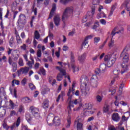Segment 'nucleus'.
Returning a JSON list of instances; mask_svg holds the SVG:
<instances>
[{"instance_id":"f257e3e1","label":"nucleus","mask_w":130,"mask_h":130,"mask_svg":"<svg viewBox=\"0 0 130 130\" xmlns=\"http://www.w3.org/2000/svg\"><path fill=\"white\" fill-rule=\"evenodd\" d=\"M87 82H88V78L86 76L81 77L80 78L81 84V85H84L85 86L84 88H81V93L85 96L90 94V87H87Z\"/></svg>"},{"instance_id":"f03ea898","label":"nucleus","mask_w":130,"mask_h":130,"mask_svg":"<svg viewBox=\"0 0 130 130\" xmlns=\"http://www.w3.org/2000/svg\"><path fill=\"white\" fill-rule=\"evenodd\" d=\"M74 13V9L71 7H68L65 9L62 16V21L64 24L66 23V19L69 18L71 15H73Z\"/></svg>"},{"instance_id":"7ed1b4c3","label":"nucleus","mask_w":130,"mask_h":130,"mask_svg":"<svg viewBox=\"0 0 130 130\" xmlns=\"http://www.w3.org/2000/svg\"><path fill=\"white\" fill-rule=\"evenodd\" d=\"M29 111L36 119H39L40 118V112L39 108L31 106L29 108Z\"/></svg>"},{"instance_id":"20e7f679","label":"nucleus","mask_w":130,"mask_h":130,"mask_svg":"<svg viewBox=\"0 0 130 130\" xmlns=\"http://www.w3.org/2000/svg\"><path fill=\"white\" fill-rule=\"evenodd\" d=\"M127 51H128V50L126 47L120 55V57L122 58L123 62H128V60H129V55Z\"/></svg>"},{"instance_id":"39448f33","label":"nucleus","mask_w":130,"mask_h":130,"mask_svg":"<svg viewBox=\"0 0 130 130\" xmlns=\"http://www.w3.org/2000/svg\"><path fill=\"white\" fill-rule=\"evenodd\" d=\"M26 15H25V14H20L17 20V24L18 26H21V25L22 27L25 26V24L27 23L26 21Z\"/></svg>"},{"instance_id":"423d86ee","label":"nucleus","mask_w":130,"mask_h":130,"mask_svg":"<svg viewBox=\"0 0 130 130\" xmlns=\"http://www.w3.org/2000/svg\"><path fill=\"white\" fill-rule=\"evenodd\" d=\"M73 98V95H71L68 96V99L67 101L68 103V106L67 107V109L68 110V114H71L72 112V108H74L75 106L74 105V101H72V99Z\"/></svg>"},{"instance_id":"0eeeda50","label":"nucleus","mask_w":130,"mask_h":130,"mask_svg":"<svg viewBox=\"0 0 130 130\" xmlns=\"http://www.w3.org/2000/svg\"><path fill=\"white\" fill-rule=\"evenodd\" d=\"M56 11V4L53 3L52 5V7L50 12V14L48 17V19H51L52 17H53V15H54V12Z\"/></svg>"},{"instance_id":"6e6552de","label":"nucleus","mask_w":130,"mask_h":130,"mask_svg":"<svg viewBox=\"0 0 130 130\" xmlns=\"http://www.w3.org/2000/svg\"><path fill=\"white\" fill-rule=\"evenodd\" d=\"M112 119L113 120V121L118 122V121L120 120V117L119 116V114L118 113H114L112 115Z\"/></svg>"},{"instance_id":"1a4fd4ad","label":"nucleus","mask_w":130,"mask_h":130,"mask_svg":"<svg viewBox=\"0 0 130 130\" xmlns=\"http://www.w3.org/2000/svg\"><path fill=\"white\" fill-rule=\"evenodd\" d=\"M20 123H21V117H18L16 120V123H14L10 127L11 130H13L14 128H15V126H16V127H18L19 125H20Z\"/></svg>"},{"instance_id":"9d476101","label":"nucleus","mask_w":130,"mask_h":130,"mask_svg":"<svg viewBox=\"0 0 130 130\" xmlns=\"http://www.w3.org/2000/svg\"><path fill=\"white\" fill-rule=\"evenodd\" d=\"M53 21L55 26H57V27H58L60 23V17H59V15L55 16L53 18Z\"/></svg>"},{"instance_id":"9b49d317","label":"nucleus","mask_w":130,"mask_h":130,"mask_svg":"<svg viewBox=\"0 0 130 130\" xmlns=\"http://www.w3.org/2000/svg\"><path fill=\"white\" fill-rule=\"evenodd\" d=\"M15 35L16 38V41L18 44H22L23 42L22 41V39H21V37H20V35H19V32L17 31V29L15 30Z\"/></svg>"},{"instance_id":"f8f14e48","label":"nucleus","mask_w":130,"mask_h":130,"mask_svg":"<svg viewBox=\"0 0 130 130\" xmlns=\"http://www.w3.org/2000/svg\"><path fill=\"white\" fill-rule=\"evenodd\" d=\"M121 66L122 68L121 74L122 75L124 74V73H125L127 71H128V66L124 63H122Z\"/></svg>"},{"instance_id":"ddd939ff","label":"nucleus","mask_w":130,"mask_h":130,"mask_svg":"<svg viewBox=\"0 0 130 130\" xmlns=\"http://www.w3.org/2000/svg\"><path fill=\"white\" fill-rule=\"evenodd\" d=\"M53 124H54L55 126H57L60 124V119L58 116H55L53 120Z\"/></svg>"},{"instance_id":"4468645a","label":"nucleus","mask_w":130,"mask_h":130,"mask_svg":"<svg viewBox=\"0 0 130 130\" xmlns=\"http://www.w3.org/2000/svg\"><path fill=\"white\" fill-rule=\"evenodd\" d=\"M86 108V109H87L86 111L87 112H88L89 114H93L94 111H92V105L91 104H85Z\"/></svg>"},{"instance_id":"2eb2a0df","label":"nucleus","mask_w":130,"mask_h":130,"mask_svg":"<svg viewBox=\"0 0 130 130\" xmlns=\"http://www.w3.org/2000/svg\"><path fill=\"white\" fill-rule=\"evenodd\" d=\"M116 60V58H112L111 60L107 61V66L108 68H111L112 66L115 63V61Z\"/></svg>"},{"instance_id":"dca6fc26","label":"nucleus","mask_w":130,"mask_h":130,"mask_svg":"<svg viewBox=\"0 0 130 130\" xmlns=\"http://www.w3.org/2000/svg\"><path fill=\"white\" fill-rule=\"evenodd\" d=\"M117 29V27H115L112 31L111 34V36H112V37H113V36H114V35H115L116 34H119V33H123V28H122L121 30H120L118 31L115 32V31H116Z\"/></svg>"},{"instance_id":"f3484780","label":"nucleus","mask_w":130,"mask_h":130,"mask_svg":"<svg viewBox=\"0 0 130 130\" xmlns=\"http://www.w3.org/2000/svg\"><path fill=\"white\" fill-rule=\"evenodd\" d=\"M120 72V71L118 70V69H114L113 71V74L116 76L114 77V79L115 80H118V78H119V77L118 76V74H119V73Z\"/></svg>"},{"instance_id":"a211bd4d","label":"nucleus","mask_w":130,"mask_h":130,"mask_svg":"<svg viewBox=\"0 0 130 130\" xmlns=\"http://www.w3.org/2000/svg\"><path fill=\"white\" fill-rule=\"evenodd\" d=\"M77 130H84L83 123L80 122V119L77 120Z\"/></svg>"},{"instance_id":"6ab92c4d","label":"nucleus","mask_w":130,"mask_h":130,"mask_svg":"<svg viewBox=\"0 0 130 130\" xmlns=\"http://www.w3.org/2000/svg\"><path fill=\"white\" fill-rule=\"evenodd\" d=\"M56 70H58L60 73L62 74L63 76H66L67 75V72L66 71V70L62 69L61 67H59V66H56Z\"/></svg>"},{"instance_id":"aec40b11","label":"nucleus","mask_w":130,"mask_h":130,"mask_svg":"<svg viewBox=\"0 0 130 130\" xmlns=\"http://www.w3.org/2000/svg\"><path fill=\"white\" fill-rule=\"evenodd\" d=\"M20 72L24 75H27L29 72V67H24L20 69Z\"/></svg>"},{"instance_id":"412c9836","label":"nucleus","mask_w":130,"mask_h":130,"mask_svg":"<svg viewBox=\"0 0 130 130\" xmlns=\"http://www.w3.org/2000/svg\"><path fill=\"white\" fill-rule=\"evenodd\" d=\"M32 115L30 114H27L25 115V119L27 120L28 123H31V121H32Z\"/></svg>"},{"instance_id":"4be33fe9","label":"nucleus","mask_w":130,"mask_h":130,"mask_svg":"<svg viewBox=\"0 0 130 130\" xmlns=\"http://www.w3.org/2000/svg\"><path fill=\"white\" fill-rule=\"evenodd\" d=\"M39 75H42L43 76H45L46 75V71L44 68H40L38 72Z\"/></svg>"},{"instance_id":"5701e85b","label":"nucleus","mask_w":130,"mask_h":130,"mask_svg":"<svg viewBox=\"0 0 130 130\" xmlns=\"http://www.w3.org/2000/svg\"><path fill=\"white\" fill-rule=\"evenodd\" d=\"M48 106H49V102H48V100H45L43 104H42V107L44 109H47V108H48Z\"/></svg>"},{"instance_id":"b1692460","label":"nucleus","mask_w":130,"mask_h":130,"mask_svg":"<svg viewBox=\"0 0 130 130\" xmlns=\"http://www.w3.org/2000/svg\"><path fill=\"white\" fill-rule=\"evenodd\" d=\"M22 102H23V103H30V102H32V100L28 96H25L22 98Z\"/></svg>"},{"instance_id":"393cba45","label":"nucleus","mask_w":130,"mask_h":130,"mask_svg":"<svg viewBox=\"0 0 130 130\" xmlns=\"http://www.w3.org/2000/svg\"><path fill=\"white\" fill-rule=\"evenodd\" d=\"M6 110L3 107H0V117H3L6 115Z\"/></svg>"},{"instance_id":"a878e982","label":"nucleus","mask_w":130,"mask_h":130,"mask_svg":"<svg viewBox=\"0 0 130 130\" xmlns=\"http://www.w3.org/2000/svg\"><path fill=\"white\" fill-rule=\"evenodd\" d=\"M99 69L101 71L102 73H104L106 70V64L105 63H102L100 66Z\"/></svg>"},{"instance_id":"bb28decb","label":"nucleus","mask_w":130,"mask_h":130,"mask_svg":"<svg viewBox=\"0 0 130 130\" xmlns=\"http://www.w3.org/2000/svg\"><path fill=\"white\" fill-rule=\"evenodd\" d=\"M67 122H68V124L66 126V127H67V128H69L70 126H71V124L72 123V117H71V116L70 115L68 116Z\"/></svg>"},{"instance_id":"cd10ccee","label":"nucleus","mask_w":130,"mask_h":130,"mask_svg":"<svg viewBox=\"0 0 130 130\" xmlns=\"http://www.w3.org/2000/svg\"><path fill=\"white\" fill-rule=\"evenodd\" d=\"M0 94L1 95H3L4 96V98L5 99H7V97H6V95H7V93L6 92V90H5V87H2L0 89Z\"/></svg>"},{"instance_id":"c85d7f7f","label":"nucleus","mask_w":130,"mask_h":130,"mask_svg":"<svg viewBox=\"0 0 130 130\" xmlns=\"http://www.w3.org/2000/svg\"><path fill=\"white\" fill-rule=\"evenodd\" d=\"M111 57H112V55L111 54L106 55L104 57V61L107 62L109 60L112 59V58Z\"/></svg>"},{"instance_id":"c756f323","label":"nucleus","mask_w":130,"mask_h":130,"mask_svg":"<svg viewBox=\"0 0 130 130\" xmlns=\"http://www.w3.org/2000/svg\"><path fill=\"white\" fill-rule=\"evenodd\" d=\"M115 9H116V6L115 5H113L111 8V10L110 11V14L109 15V17H111L112 15H113V12L115 10Z\"/></svg>"},{"instance_id":"7c9ffc66","label":"nucleus","mask_w":130,"mask_h":130,"mask_svg":"<svg viewBox=\"0 0 130 130\" xmlns=\"http://www.w3.org/2000/svg\"><path fill=\"white\" fill-rule=\"evenodd\" d=\"M86 59V54L84 53L81 56H79L78 58V60L80 62H83L84 60Z\"/></svg>"},{"instance_id":"2f4dec72","label":"nucleus","mask_w":130,"mask_h":130,"mask_svg":"<svg viewBox=\"0 0 130 130\" xmlns=\"http://www.w3.org/2000/svg\"><path fill=\"white\" fill-rule=\"evenodd\" d=\"M50 91V89L49 88L46 87L42 89L41 93L43 94V95H45V94H47V93H48V92Z\"/></svg>"},{"instance_id":"473e14b6","label":"nucleus","mask_w":130,"mask_h":130,"mask_svg":"<svg viewBox=\"0 0 130 130\" xmlns=\"http://www.w3.org/2000/svg\"><path fill=\"white\" fill-rule=\"evenodd\" d=\"M100 13L98 14L97 18L100 19V18H106V14L103 12H100Z\"/></svg>"},{"instance_id":"72a5a7b5","label":"nucleus","mask_w":130,"mask_h":130,"mask_svg":"<svg viewBox=\"0 0 130 130\" xmlns=\"http://www.w3.org/2000/svg\"><path fill=\"white\" fill-rule=\"evenodd\" d=\"M71 68L74 73H75V72H79V67L76 66L75 64H71Z\"/></svg>"},{"instance_id":"f704fd0d","label":"nucleus","mask_w":130,"mask_h":130,"mask_svg":"<svg viewBox=\"0 0 130 130\" xmlns=\"http://www.w3.org/2000/svg\"><path fill=\"white\" fill-rule=\"evenodd\" d=\"M12 66V72H13V73H15V72L17 71L18 68V66L17 65V63H13Z\"/></svg>"},{"instance_id":"c9c22d12","label":"nucleus","mask_w":130,"mask_h":130,"mask_svg":"<svg viewBox=\"0 0 130 130\" xmlns=\"http://www.w3.org/2000/svg\"><path fill=\"white\" fill-rule=\"evenodd\" d=\"M63 76H65V75H63L62 73H59L57 76V81H61L62 80V78Z\"/></svg>"},{"instance_id":"e433bc0d","label":"nucleus","mask_w":130,"mask_h":130,"mask_svg":"<svg viewBox=\"0 0 130 130\" xmlns=\"http://www.w3.org/2000/svg\"><path fill=\"white\" fill-rule=\"evenodd\" d=\"M2 127L5 130H9L10 127V126L8 125V124H7L6 122H4L3 124H2Z\"/></svg>"},{"instance_id":"4c0bfd02","label":"nucleus","mask_w":130,"mask_h":130,"mask_svg":"<svg viewBox=\"0 0 130 130\" xmlns=\"http://www.w3.org/2000/svg\"><path fill=\"white\" fill-rule=\"evenodd\" d=\"M91 86L93 88H97L98 87V81H91Z\"/></svg>"},{"instance_id":"58836bf2","label":"nucleus","mask_w":130,"mask_h":130,"mask_svg":"<svg viewBox=\"0 0 130 130\" xmlns=\"http://www.w3.org/2000/svg\"><path fill=\"white\" fill-rule=\"evenodd\" d=\"M15 84L16 85H20V81L18 80L14 79L12 81V87H15Z\"/></svg>"},{"instance_id":"ea45409f","label":"nucleus","mask_w":130,"mask_h":130,"mask_svg":"<svg viewBox=\"0 0 130 130\" xmlns=\"http://www.w3.org/2000/svg\"><path fill=\"white\" fill-rule=\"evenodd\" d=\"M9 106L11 107V109H14L15 108V107L16 106V104H15V103H14L13 101L10 100Z\"/></svg>"},{"instance_id":"a19ab883","label":"nucleus","mask_w":130,"mask_h":130,"mask_svg":"<svg viewBox=\"0 0 130 130\" xmlns=\"http://www.w3.org/2000/svg\"><path fill=\"white\" fill-rule=\"evenodd\" d=\"M3 59L4 61L7 62V57L6 56H4L2 58H0V68L3 66Z\"/></svg>"},{"instance_id":"79ce46f5","label":"nucleus","mask_w":130,"mask_h":130,"mask_svg":"<svg viewBox=\"0 0 130 130\" xmlns=\"http://www.w3.org/2000/svg\"><path fill=\"white\" fill-rule=\"evenodd\" d=\"M28 86L31 91L36 89V86H35L33 83H29Z\"/></svg>"},{"instance_id":"37998d69","label":"nucleus","mask_w":130,"mask_h":130,"mask_svg":"<svg viewBox=\"0 0 130 130\" xmlns=\"http://www.w3.org/2000/svg\"><path fill=\"white\" fill-rule=\"evenodd\" d=\"M35 38L37 40L40 38V34H39V32H38L37 30L35 31Z\"/></svg>"},{"instance_id":"c03bdc74","label":"nucleus","mask_w":130,"mask_h":130,"mask_svg":"<svg viewBox=\"0 0 130 130\" xmlns=\"http://www.w3.org/2000/svg\"><path fill=\"white\" fill-rule=\"evenodd\" d=\"M103 111L104 113H107L109 111V106L106 105L104 107Z\"/></svg>"},{"instance_id":"a18cd8bd","label":"nucleus","mask_w":130,"mask_h":130,"mask_svg":"<svg viewBox=\"0 0 130 130\" xmlns=\"http://www.w3.org/2000/svg\"><path fill=\"white\" fill-rule=\"evenodd\" d=\"M90 81L91 82H94V81H98V77H97V75H92L90 79Z\"/></svg>"},{"instance_id":"49530a36","label":"nucleus","mask_w":130,"mask_h":130,"mask_svg":"<svg viewBox=\"0 0 130 130\" xmlns=\"http://www.w3.org/2000/svg\"><path fill=\"white\" fill-rule=\"evenodd\" d=\"M27 61V62L26 63V64H27L28 68H30V69H32V67H33V64H34V63H33V62L30 61V60H28L26 61Z\"/></svg>"},{"instance_id":"de8ad7c7","label":"nucleus","mask_w":130,"mask_h":130,"mask_svg":"<svg viewBox=\"0 0 130 130\" xmlns=\"http://www.w3.org/2000/svg\"><path fill=\"white\" fill-rule=\"evenodd\" d=\"M13 44H14V37L12 36L9 41L10 46H11V47H13V46H14Z\"/></svg>"},{"instance_id":"09e8293b","label":"nucleus","mask_w":130,"mask_h":130,"mask_svg":"<svg viewBox=\"0 0 130 130\" xmlns=\"http://www.w3.org/2000/svg\"><path fill=\"white\" fill-rule=\"evenodd\" d=\"M18 64L19 66H20V67H23L24 61L23 60V59H22V58H19V60L18 61Z\"/></svg>"},{"instance_id":"8fccbe9b","label":"nucleus","mask_w":130,"mask_h":130,"mask_svg":"<svg viewBox=\"0 0 130 130\" xmlns=\"http://www.w3.org/2000/svg\"><path fill=\"white\" fill-rule=\"evenodd\" d=\"M20 48L21 50L26 51V50H27V45H26L25 44H23L22 46H20Z\"/></svg>"},{"instance_id":"3c124183","label":"nucleus","mask_w":130,"mask_h":130,"mask_svg":"<svg viewBox=\"0 0 130 130\" xmlns=\"http://www.w3.org/2000/svg\"><path fill=\"white\" fill-rule=\"evenodd\" d=\"M96 101L100 103V102L102 101V99H103V98L100 95H98L96 97Z\"/></svg>"},{"instance_id":"603ef678","label":"nucleus","mask_w":130,"mask_h":130,"mask_svg":"<svg viewBox=\"0 0 130 130\" xmlns=\"http://www.w3.org/2000/svg\"><path fill=\"white\" fill-rule=\"evenodd\" d=\"M42 55V52H41V50L38 49L37 52V57H41Z\"/></svg>"},{"instance_id":"864d4df0","label":"nucleus","mask_w":130,"mask_h":130,"mask_svg":"<svg viewBox=\"0 0 130 130\" xmlns=\"http://www.w3.org/2000/svg\"><path fill=\"white\" fill-rule=\"evenodd\" d=\"M87 44H88V41H85V40H84V42L82 43V47H81V49H83V47H85V48H86V46H87Z\"/></svg>"},{"instance_id":"5fc2aeb1","label":"nucleus","mask_w":130,"mask_h":130,"mask_svg":"<svg viewBox=\"0 0 130 130\" xmlns=\"http://www.w3.org/2000/svg\"><path fill=\"white\" fill-rule=\"evenodd\" d=\"M8 62L10 66H13V63H15L13 61V59L11 56H10L8 58Z\"/></svg>"},{"instance_id":"6e6d98bb","label":"nucleus","mask_w":130,"mask_h":130,"mask_svg":"<svg viewBox=\"0 0 130 130\" xmlns=\"http://www.w3.org/2000/svg\"><path fill=\"white\" fill-rule=\"evenodd\" d=\"M100 41V37H95L94 38V44H97L98 42Z\"/></svg>"},{"instance_id":"4d7b16f0","label":"nucleus","mask_w":130,"mask_h":130,"mask_svg":"<svg viewBox=\"0 0 130 130\" xmlns=\"http://www.w3.org/2000/svg\"><path fill=\"white\" fill-rule=\"evenodd\" d=\"M94 36L90 35L89 36H87L85 37L84 40H85V41H88V40H89V39H92V38H93V37Z\"/></svg>"},{"instance_id":"13d9d810","label":"nucleus","mask_w":130,"mask_h":130,"mask_svg":"<svg viewBox=\"0 0 130 130\" xmlns=\"http://www.w3.org/2000/svg\"><path fill=\"white\" fill-rule=\"evenodd\" d=\"M17 6H18V3L16 1H14L12 4V9L14 8V10L17 9Z\"/></svg>"},{"instance_id":"bf43d9fd","label":"nucleus","mask_w":130,"mask_h":130,"mask_svg":"<svg viewBox=\"0 0 130 130\" xmlns=\"http://www.w3.org/2000/svg\"><path fill=\"white\" fill-rule=\"evenodd\" d=\"M96 10V8L95 7V6H93L92 8H91V15H92V17H93V16H94V14H95V11Z\"/></svg>"},{"instance_id":"052dcab7","label":"nucleus","mask_w":130,"mask_h":130,"mask_svg":"<svg viewBox=\"0 0 130 130\" xmlns=\"http://www.w3.org/2000/svg\"><path fill=\"white\" fill-rule=\"evenodd\" d=\"M21 84L23 86H25L27 84V79L24 78L21 81Z\"/></svg>"},{"instance_id":"680f3d73","label":"nucleus","mask_w":130,"mask_h":130,"mask_svg":"<svg viewBox=\"0 0 130 130\" xmlns=\"http://www.w3.org/2000/svg\"><path fill=\"white\" fill-rule=\"evenodd\" d=\"M17 115V112H16V111L15 110H13L11 111L10 112V116H14V115Z\"/></svg>"},{"instance_id":"e2e57ef3","label":"nucleus","mask_w":130,"mask_h":130,"mask_svg":"<svg viewBox=\"0 0 130 130\" xmlns=\"http://www.w3.org/2000/svg\"><path fill=\"white\" fill-rule=\"evenodd\" d=\"M94 73L96 75H99L100 73H102L99 68L95 70Z\"/></svg>"},{"instance_id":"0e129e2a","label":"nucleus","mask_w":130,"mask_h":130,"mask_svg":"<svg viewBox=\"0 0 130 130\" xmlns=\"http://www.w3.org/2000/svg\"><path fill=\"white\" fill-rule=\"evenodd\" d=\"M129 1L130 0H125L122 6H124V7H126L129 4Z\"/></svg>"},{"instance_id":"69168bd1","label":"nucleus","mask_w":130,"mask_h":130,"mask_svg":"<svg viewBox=\"0 0 130 130\" xmlns=\"http://www.w3.org/2000/svg\"><path fill=\"white\" fill-rule=\"evenodd\" d=\"M18 13L19 12L17 11L13 12V20H15V19H16V17H17Z\"/></svg>"},{"instance_id":"338daca9","label":"nucleus","mask_w":130,"mask_h":130,"mask_svg":"<svg viewBox=\"0 0 130 130\" xmlns=\"http://www.w3.org/2000/svg\"><path fill=\"white\" fill-rule=\"evenodd\" d=\"M114 43V42H113V41H112V39H111V41L109 43L108 46L110 48L112 47V46H113Z\"/></svg>"},{"instance_id":"774afa93","label":"nucleus","mask_w":130,"mask_h":130,"mask_svg":"<svg viewBox=\"0 0 130 130\" xmlns=\"http://www.w3.org/2000/svg\"><path fill=\"white\" fill-rule=\"evenodd\" d=\"M108 130H116V128H115L113 125H111L108 127Z\"/></svg>"}]
</instances>
